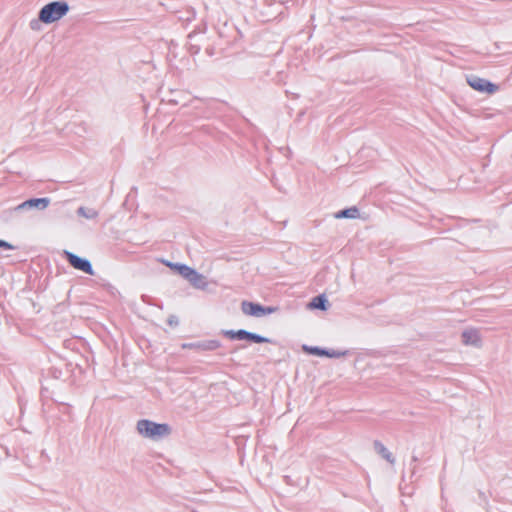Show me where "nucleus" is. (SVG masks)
<instances>
[{"label":"nucleus","mask_w":512,"mask_h":512,"mask_svg":"<svg viewBox=\"0 0 512 512\" xmlns=\"http://www.w3.org/2000/svg\"><path fill=\"white\" fill-rule=\"evenodd\" d=\"M189 282L198 289H205L207 286L206 278L196 270L194 271V275L190 277Z\"/></svg>","instance_id":"14"},{"label":"nucleus","mask_w":512,"mask_h":512,"mask_svg":"<svg viewBox=\"0 0 512 512\" xmlns=\"http://www.w3.org/2000/svg\"><path fill=\"white\" fill-rule=\"evenodd\" d=\"M241 307L244 314L254 317H261L273 312V308L271 307H264L260 304L248 301H243Z\"/></svg>","instance_id":"5"},{"label":"nucleus","mask_w":512,"mask_h":512,"mask_svg":"<svg viewBox=\"0 0 512 512\" xmlns=\"http://www.w3.org/2000/svg\"><path fill=\"white\" fill-rule=\"evenodd\" d=\"M223 334L232 340H247L254 343H268L270 339L244 329L224 330Z\"/></svg>","instance_id":"3"},{"label":"nucleus","mask_w":512,"mask_h":512,"mask_svg":"<svg viewBox=\"0 0 512 512\" xmlns=\"http://www.w3.org/2000/svg\"><path fill=\"white\" fill-rule=\"evenodd\" d=\"M168 324L171 325V326H174V325H177L178 324V318L176 316H170L168 318Z\"/></svg>","instance_id":"17"},{"label":"nucleus","mask_w":512,"mask_h":512,"mask_svg":"<svg viewBox=\"0 0 512 512\" xmlns=\"http://www.w3.org/2000/svg\"><path fill=\"white\" fill-rule=\"evenodd\" d=\"M64 255H65V258L68 261V263L74 269L80 270L89 275H94V270H93L92 265L88 259L81 258V257L77 256L76 254L66 251V250L64 251Z\"/></svg>","instance_id":"4"},{"label":"nucleus","mask_w":512,"mask_h":512,"mask_svg":"<svg viewBox=\"0 0 512 512\" xmlns=\"http://www.w3.org/2000/svg\"><path fill=\"white\" fill-rule=\"evenodd\" d=\"M467 82L473 89L480 92H487L489 94H492L496 92L498 89V87L495 84L477 76L469 77L467 79Z\"/></svg>","instance_id":"6"},{"label":"nucleus","mask_w":512,"mask_h":512,"mask_svg":"<svg viewBox=\"0 0 512 512\" xmlns=\"http://www.w3.org/2000/svg\"><path fill=\"white\" fill-rule=\"evenodd\" d=\"M328 301L324 295H318L312 299V301L309 303V307L311 309H320V310H326L327 309Z\"/></svg>","instance_id":"15"},{"label":"nucleus","mask_w":512,"mask_h":512,"mask_svg":"<svg viewBox=\"0 0 512 512\" xmlns=\"http://www.w3.org/2000/svg\"><path fill=\"white\" fill-rule=\"evenodd\" d=\"M49 204H50L49 198H32V199L26 200V201L22 202L21 204H19L15 208V210L23 211V210L32 209V208H37V209L43 210V209L47 208Z\"/></svg>","instance_id":"8"},{"label":"nucleus","mask_w":512,"mask_h":512,"mask_svg":"<svg viewBox=\"0 0 512 512\" xmlns=\"http://www.w3.org/2000/svg\"><path fill=\"white\" fill-rule=\"evenodd\" d=\"M375 451L389 463L394 464L395 458L392 453L379 441L374 442Z\"/></svg>","instance_id":"13"},{"label":"nucleus","mask_w":512,"mask_h":512,"mask_svg":"<svg viewBox=\"0 0 512 512\" xmlns=\"http://www.w3.org/2000/svg\"><path fill=\"white\" fill-rule=\"evenodd\" d=\"M0 247L5 248V249H13L14 248L10 243H8L4 240H0Z\"/></svg>","instance_id":"18"},{"label":"nucleus","mask_w":512,"mask_h":512,"mask_svg":"<svg viewBox=\"0 0 512 512\" xmlns=\"http://www.w3.org/2000/svg\"><path fill=\"white\" fill-rule=\"evenodd\" d=\"M69 11V5L66 1H53L44 5L38 14V18L45 24H50L60 20Z\"/></svg>","instance_id":"2"},{"label":"nucleus","mask_w":512,"mask_h":512,"mask_svg":"<svg viewBox=\"0 0 512 512\" xmlns=\"http://www.w3.org/2000/svg\"><path fill=\"white\" fill-rule=\"evenodd\" d=\"M77 214L81 217H84L86 219L92 220L98 217L99 213L97 210L93 208H87V207H79L77 209Z\"/></svg>","instance_id":"16"},{"label":"nucleus","mask_w":512,"mask_h":512,"mask_svg":"<svg viewBox=\"0 0 512 512\" xmlns=\"http://www.w3.org/2000/svg\"><path fill=\"white\" fill-rule=\"evenodd\" d=\"M137 432L144 438L159 441L171 434V427L166 423H156L151 420L141 419L136 424Z\"/></svg>","instance_id":"1"},{"label":"nucleus","mask_w":512,"mask_h":512,"mask_svg":"<svg viewBox=\"0 0 512 512\" xmlns=\"http://www.w3.org/2000/svg\"><path fill=\"white\" fill-rule=\"evenodd\" d=\"M303 350L312 355L326 356L329 358H340L347 354V351L329 350V349H323V348L316 347V346H307V345L303 346Z\"/></svg>","instance_id":"7"},{"label":"nucleus","mask_w":512,"mask_h":512,"mask_svg":"<svg viewBox=\"0 0 512 512\" xmlns=\"http://www.w3.org/2000/svg\"><path fill=\"white\" fill-rule=\"evenodd\" d=\"M462 341L465 345L479 347L481 345L479 331L473 328L463 331Z\"/></svg>","instance_id":"10"},{"label":"nucleus","mask_w":512,"mask_h":512,"mask_svg":"<svg viewBox=\"0 0 512 512\" xmlns=\"http://www.w3.org/2000/svg\"><path fill=\"white\" fill-rule=\"evenodd\" d=\"M221 346L218 340H205L195 343L184 344L183 348L196 349L199 351H213Z\"/></svg>","instance_id":"9"},{"label":"nucleus","mask_w":512,"mask_h":512,"mask_svg":"<svg viewBox=\"0 0 512 512\" xmlns=\"http://www.w3.org/2000/svg\"><path fill=\"white\" fill-rule=\"evenodd\" d=\"M166 265L171 267L172 269H176L179 272V274L188 281L190 277L194 275L195 270L187 265L170 262H167Z\"/></svg>","instance_id":"11"},{"label":"nucleus","mask_w":512,"mask_h":512,"mask_svg":"<svg viewBox=\"0 0 512 512\" xmlns=\"http://www.w3.org/2000/svg\"><path fill=\"white\" fill-rule=\"evenodd\" d=\"M334 217L336 219H342V218L356 219L359 217V209L357 207L353 206V207L336 212L334 214Z\"/></svg>","instance_id":"12"}]
</instances>
